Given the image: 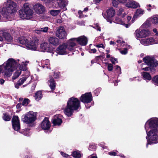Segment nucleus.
Returning a JSON list of instances; mask_svg holds the SVG:
<instances>
[{"label":"nucleus","instance_id":"f257e3e1","mask_svg":"<svg viewBox=\"0 0 158 158\" xmlns=\"http://www.w3.org/2000/svg\"><path fill=\"white\" fill-rule=\"evenodd\" d=\"M19 66V69L14 73L12 79L13 81L17 78L20 75L21 70H26V64L24 62H19V60H15L9 58L3 64L0 65V74H2L4 77L10 76L12 72L17 67Z\"/></svg>","mask_w":158,"mask_h":158},{"label":"nucleus","instance_id":"f03ea898","mask_svg":"<svg viewBox=\"0 0 158 158\" xmlns=\"http://www.w3.org/2000/svg\"><path fill=\"white\" fill-rule=\"evenodd\" d=\"M80 107L79 100L76 98L72 97L69 98L64 112L67 116L70 117L72 115L74 110H77Z\"/></svg>","mask_w":158,"mask_h":158},{"label":"nucleus","instance_id":"7ed1b4c3","mask_svg":"<svg viewBox=\"0 0 158 158\" xmlns=\"http://www.w3.org/2000/svg\"><path fill=\"white\" fill-rule=\"evenodd\" d=\"M18 41L20 44L25 45L28 49L34 51L37 50L40 43L39 39L36 37H32L30 40L24 37H21L19 38Z\"/></svg>","mask_w":158,"mask_h":158},{"label":"nucleus","instance_id":"20e7f679","mask_svg":"<svg viewBox=\"0 0 158 158\" xmlns=\"http://www.w3.org/2000/svg\"><path fill=\"white\" fill-rule=\"evenodd\" d=\"M5 4L6 6L2 10V14L4 17L8 19L10 15L16 11V4L10 0H8Z\"/></svg>","mask_w":158,"mask_h":158},{"label":"nucleus","instance_id":"39448f33","mask_svg":"<svg viewBox=\"0 0 158 158\" xmlns=\"http://www.w3.org/2000/svg\"><path fill=\"white\" fill-rule=\"evenodd\" d=\"M149 26L148 21L145 22L139 29L135 31V34L136 37L137 38H142L146 37L149 35L151 33L149 30L142 29L143 28H147Z\"/></svg>","mask_w":158,"mask_h":158},{"label":"nucleus","instance_id":"423d86ee","mask_svg":"<svg viewBox=\"0 0 158 158\" xmlns=\"http://www.w3.org/2000/svg\"><path fill=\"white\" fill-rule=\"evenodd\" d=\"M33 12L29 6L28 3H25L22 10L19 11V16L22 19H29L32 18Z\"/></svg>","mask_w":158,"mask_h":158},{"label":"nucleus","instance_id":"0eeeda50","mask_svg":"<svg viewBox=\"0 0 158 158\" xmlns=\"http://www.w3.org/2000/svg\"><path fill=\"white\" fill-rule=\"evenodd\" d=\"M22 117V121L27 123H33L36 119V113L32 111H30Z\"/></svg>","mask_w":158,"mask_h":158},{"label":"nucleus","instance_id":"6e6552de","mask_svg":"<svg viewBox=\"0 0 158 158\" xmlns=\"http://www.w3.org/2000/svg\"><path fill=\"white\" fill-rule=\"evenodd\" d=\"M140 42L141 44L145 46H148L152 44L158 43V37H151L143 39L141 40Z\"/></svg>","mask_w":158,"mask_h":158},{"label":"nucleus","instance_id":"1a4fd4ad","mask_svg":"<svg viewBox=\"0 0 158 158\" xmlns=\"http://www.w3.org/2000/svg\"><path fill=\"white\" fill-rule=\"evenodd\" d=\"M143 60L147 65L152 67H156L158 65V61L154 60L152 57L146 56L143 58Z\"/></svg>","mask_w":158,"mask_h":158},{"label":"nucleus","instance_id":"9d476101","mask_svg":"<svg viewBox=\"0 0 158 158\" xmlns=\"http://www.w3.org/2000/svg\"><path fill=\"white\" fill-rule=\"evenodd\" d=\"M56 35L60 39L65 38L67 33L64 27L62 26L58 27L56 32Z\"/></svg>","mask_w":158,"mask_h":158},{"label":"nucleus","instance_id":"9b49d317","mask_svg":"<svg viewBox=\"0 0 158 158\" xmlns=\"http://www.w3.org/2000/svg\"><path fill=\"white\" fill-rule=\"evenodd\" d=\"M36 50L51 52H52L53 48L52 47H50V45L47 42H44L40 44V49H38L37 48Z\"/></svg>","mask_w":158,"mask_h":158},{"label":"nucleus","instance_id":"f8f14e48","mask_svg":"<svg viewBox=\"0 0 158 158\" xmlns=\"http://www.w3.org/2000/svg\"><path fill=\"white\" fill-rule=\"evenodd\" d=\"M81 101L84 103H88L91 102L92 96L91 93H86L82 95L80 98Z\"/></svg>","mask_w":158,"mask_h":158},{"label":"nucleus","instance_id":"ddd939ff","mask_svg":"<svg viewBox=\"0 0 158 158\" xmlns=\"http://www.w3.org/2000/svg\"><path fill=\"white\" fill-rule=\"evenodd\" d=\"M12 125L13 128L15 131H18L20 129V125L18 117L14 116L12 119Z\"/></svg>","mask_w":158,"mask_h":158},{"label":"nucleus","instance_id":"4468645a","mask_svg":"<svg viewBox=\"0 0 158 158\" xmlns=\"http://www.w3.org/2000/svg\"><path fill=\"white\" fill-rule=\"evenodd\" d=\"M76 38H73L69 40L66 44L67 49L69 51H72L74 49V47L76 45L75 43Z\"/></svg>","mask_w":158,"mask_h":158},{"label":"nucleus","instance_id":"2eb2a0df","mask_svg":"<svg viewBox=\"0 0 158 158\" xmlns=\"http://www.w3.org/2000/svg\"><path fill=\"white\" fill-rule=\"evenodd\" d=\"M51 126V124L48 118H45L41 124V128L45 130H48Z\"/></svg>","mask_w":158,"mask_h":158},{"label":"nucleus","instance_id":"dca6fc26","mask_svg":"<svg viewBox=\"0 0 158 158\" xmlns=\"http://www.w3.org/2000/svg\"><path fill=\"white\" fill-rule=\"evenodd\" d=\"M52 123L55 125L60 126L62 122L61 116L60 115H55L52 119Z\"/></svg>","mask_w":158,"mask_h":158},{"label":"nucleus","instance_id":"f3484780","mask_svg":"<svg viewBox=\"0 0 158 158\" xmlns=\"http://www.w3.org/2000/svg\"><path fill=\"white\" fill-rule=\"evenodd\" d=\"M68 50L66 44H64L59 46L57 48L58 52L61 55H64L67 54V50Z\"/></svg>","mask_w":158,"mask_h":158},{"label":"nucleus","instance_id":"a211bd4d","mask_svg":"<svg viewBox=\"0 0 158 158\" xmlns=\"http://www.w3.org/2000/svg\"><path fill=\"white\" fill-rule=\"evenodd\" d=\"M76 41L81 45L85 46L87 43L88 40L86 37L81 36L76 38Z\"/></svg>","mask_w":158,"mask_h":158},{"label":"nucleus","instance_id":"6ab92c4d","mask_svg":"<svg viewBox=\"0 0 158 158\" xmlns=\"http://www.w3.org/2000/svg\"><path fill=\"white\" fill-rule=\"evenodd\" d=\"M116 23L124 25L126 28H128L130 26V23L129 24H126V21L124 18V17H122L119 16V17H117L115 19Z\"/></svg>","mask_w":158,"mask_h":158},{"label":"nucleus","instance_id":"aec40b11","mask_svg":"<svg viewBox=\"0 0 158 158\" xmlns=\"http://www.w3.org/2000/svg\"><path fill=\"white\" fill-rule=\"evenodd\" d=\"M144 13V11L142 9H138L136 10L135 13L134 15V16L132 19L131 23H133L135 21L136 19L139 16H140Z\"/></svg>","mask_w":158,"mask_h":158},{"label":"nucleus","instance_id":"412c9836","mask_svg":"<svg viewBox=\"0 0 158 158\" xmlns=\"http://www.w3.org/2000/svg\"><path fill=\"white\" fill-rule=\"evenodd\" d=\"M34 9L36 13L39 14L43 13L44 10V6L40 4L35 5L34 6Z\"/></svg>","mask_w":158,"mask_h":158},{"label":"nucleus","instance_id":"4be33fe9","mask_svg":"<svg viewBox=\"0 0 158 158\" xmlns=\"http://www.w3.org/2000/svg\"><path fill=\"white\" fill-rule=\"evenodd\" d=\"M49 43L53 46H56L59 44V40L55 37H51L48 39Z\"/></svg>","mask_w":158,"mask_h":158},{"label":"nucleus","instance_id":"5701e85b","mask_svg":"<svg viewBox=\"0 0 158 158\" xmlns=\"http://www.w3.org/2000/svg\"><path fill=\"white\" fill-rule=\"evenodd\" d=\"M126 6L129 8H136L139 6V4L137 2L131 0L126 4Z\"/></svg>","mask_w":158,"mask_h":158},{"label":"nucleus","instance_id":"b1692460","mask_svg":"<svg viewBox=\"0 0 158 158\" xmlns=\"http://www.w3.org/2000/svg\"><path fill=\"white\" fill-rule=\"evenodd\" d=\"M48 82L49 86L51 90H54L55 89L56 85L54 79L51 77H50L49 80L48 81Z\"/></svg>","mask_w":158,"mask_h":158},{"label":"nucleus","instance_id":"393cba45","mask_svg":"<svg viewBox=\"0 0 158 158\" xmlns=\"http://www.w3.org/2000/svg\"><path fill=\"white\" fill-rule=\"evenodd\" d=\"M57 3L61 8H64L68 4L67 1L66 0H58Z\"/></svg>","mask_w":158,"mask_h":158},{"label":"nucleus","instance_id":"a878e982","mask_svg":"<svg viewBox=\"0 0 158 158\" xmlns=\"http://www.w3.org/2000/svg\"><path fill=\"white\" fill-rule=\"evenodd\" d=\"M4 38L8 42H11L13 40V38L10 35L7 33H5L3 34Z\"/></svg>","mask_w":158,"mask_h":158},{"label":"nucleus","instance_id":"bb28decb","mask_svg":"<svg viewBox=\"0 0 158 158\" xmlns=\"http://www.w3.org/2000/svg\"><path fill=\"white\" fill-rule=\"evenodd\" d=\"M107 14L108 18L112 17L115 15V11L113 8H110L107 10Z\"/></svg>","mask_w":158,"mask_h":158},{"label":"nucleus","instance_id":"cd10ccee","mask_svg":"<svg viewBox=\"0 0 158 158\" xmlns=\"http://www.w3.org/2000/svg\"><path fill=\"white\" fill-rule=\"evenodd\" d=\"M42 93L40 91H38L35 94V100L37 101H39L42 98Z\"/></svg>","mask_w":158,"mask_h":158},{"label":"nucleus","instance_id":"c85d7f7f","mask_svg":"<svg viewBox=\"0 0 158 158\" xmlns=\"http://www.w3.org/2000/svg\"><path fill=\"white\" fill-rule=\"evenodd\" d=\"M117 15L118 16L122 17H124L126 15V14L124 12V9L123 8H120L118 11Z\"/></svg>","mask_w":158,"mask_h":158},{"label":"nucleus","instance_id":"c756f323","mask_svg":"<svg viewBox=\"0 0 158 158\" xmlns=\"http://www.w3.org/2000/svg\"><path fill=\"white\" fill-rule=\"evenodd\" d=\"M60 11V10H53L50 11V13L52 15L55 16L58 15Z\"/></svg>","mask_w":158,"mask_h":158},{"label":"nucleus","instance_id":"7c9ffc66","mask_svg":"<svg viewBox=\"0 0 158 158\" xmlns=\"http://www.w3.org/2000/svg\"><path fill=\"white\" fill-rule=\"evenodd\" d=\"M142 75L145 79L148 80H150L152 78L150 74L147 72H143Z\"/></svg>","mask_w":158,"mask_h":158},{"label":"nucleus","instance_id":"2f4dec72","mask_svg":"<svg viewBox=\"0 0 158 158\" xmlns=\"http://www.w3.org/2000/svg\"><path fill=\"white\" fill-rule=\"evenodd\" d=\"M72 156L75 158H80L81 156V154L78 151H74L72 154Z\"/></svg>","mask_w":158,"mask_h":158},{"label":"nucleus","instance_id":"473e14b6","mask_svg":"<svg viewBox=\"0 0 158 158\" xmlns=\"http://www.w3.org/2000/svg\"><path fill=\"white\" fill-rule=\"evenodd\" d=\"M3 119L6 121H10L11 118V117L8 115L7 113H4L3 114Z\"/></svg>","mask_w":158,"mask_h":158},{"label":"nucleus","instance_id":"72a5a7b5","mask_svg":"<svg viewBox=\"0 0 158 158\" xmlns=\"http://www.w3.org/2000/svg\"><path fill=\"white\" fill-rule=\"evenodd\" d=\"M146 65L147 64H141L140 66L142 69L145 71L149 70L150 69V68L149 67L146 66Z\"/></svg>","mask_w":158,"mask_h":158},{"label":"nucleus","instance_id":"f704fd0d","mask_svg":"<svg viewBox=\"0 0 158 158\" xmlns=\"http://www.w3.org/2000/svg\"><path fill=\"white\" fill-rule=\"evenodd\" d=\"M151 21L153 23L158 25V16L153 17Z\"/></svg>","mask_w":158,"mask_h":158},{"label":"nucleus","instance_id":"c9c22d12","mask_svg":"<svg viewBox=\"0 0 158 158\" xmlns=\"http://www.w3.org/2000/svg\"><path fill=\"white\" fill-rule=\"evenodd\" d=\"M153 83L156 85H158V75L154 77L152 79Z\"/></svg>","mask_w":158,"mask_h":158},{"label":"nucleus","instance_id":"e433bc0d","mask_svg":"<svg viewBox=\"0 0 158 158\" xmlns=\"http://www.w3.org/2000/svg\"><path fill=\"white\" fill-rule=\"evenodd\" d=\"M27 78L26 77H24L19 79V80L18 81L19 85H22L24 82L26 81Z\"/></svg>","mask_w":158,"mask_h":158},{"label":"nucleus","instance_id":"4c0bfd02","mask_svg":"<svg viewBox=\"0 0 158 158\" xmlns=\"http://www.w3.org/2000/svg\"><path fill=\"white\" fill-rule=\"evenodd\" d=\"M29 102V100L27 98H25L23 101L22 104L24 106H27Z\"/></svg>","mask_w":158,"mask_h":158},{"label":"nucleus","instance_id":"58836bf2","mask_svg":"<svg viewBox=\"0 0 158 158\" xmlns=\"http://www.w3.org/2000/svg\"><path fill=\"white\" fill-rule=\"evenodd\" d=\"M41 32L46 33L48 32V28L47 27H41L40 28Z\"/></svg>","mask_w":158,"mask_h":158},{"label":"nucleus","instance_id":"ea45409f","mask_svg":"<svg viewBox=\"0 0 158 158\" xmlns=\"http://www.w3.org/2000/svg\"><path fill=\"white\" fill-rule=\"evenodd\" d=\"M107 64V68L109 71H111L113 69V66L111 64Z\"/></svg>","mask_w":158,"mask_h":158},{"label":"nucleus","instance_id":"a19ab883","mask_svg":"<svg viewBox=\"0 0 158 158\" xmlns=\"http://www.w3.org/2000/svg\"><path fill=\"white\" fill-rule=\"evenodd\" d=\"M110 60L111 62L112 63L114 64H115V62L116 63L118 62L117 59L116 58H113L112 57H111L110 58Z\"/></svg>","mask_w":158,"mask_h":158},{"label":"nucleus","instance_id":"79ce46f5","mask_svg":"<svg viewBox=\"0 0 158 158\" xmlns=\"http://www.w3.org/2000/svg\"><path fill=\"white\" fill-rule=\"evenodd\" d=\"M153 6H152L151 4H149L147 5L145 7L148 10L150 11L151 9L153 8Z\"/></svg>","mask_w":158,"mask_h":158},{"label":"nucleus","instance_id":"37998d69","mask_svg":"<svg viewBox=\"0 0 158 158\" xmlns=\"http://www.w3.org/2000/svg\"><path fill=\"white\" fill-rule=\"evenodd\" d=\"M42 63L46 65H49V60L48 59H46L45 60H43L42 61Z\"/></svg>","mask_w":158,"mask_h":158},{"label":"nucleus","instance_id":"c03bdc74","mask_svg":"<svg viewBox=\"0 0 158 158\" xmlns=\"http://www.w3.org/2000/svg\"><path fill=\"white\" fill-rule=\"evenodd\" d=\"M116 67L117 72L119 74H121V68L118 65H116Z\"/></svg>","mask_w":158,"mask_h":158},{"label":"nucleus","instance_id":"a18cd8bd","mask_svg":"<svg viewBox=\"0 0 158 158\" xmlns=\"http://www.w3.org/2000/svg\"><path fill=\"white\" fill-rule=\"evenodd\" d=\"M96 47L98 48H104L105 47V45L102 44H97L96 45Z\"/></svg>","mask_w":158,"mask_h":158},{"label":"nucleus","instance_id":"49530a36","mask_svg":"<svg viewBox=\"0 0 158 158\" xmlns=\"http://www.w3.org/2000/svg\"><path fill=\"white\" fill-rule=\"evenodd\" d=\"M131 17L130 16H128L127 17V22L128 23V24H129L130 23V25L132 23H131L132 20L130 21L131 20Z\"/></svg>","mask_w":158,"mask_h":158},{"label":"nucleus","instance_id":"de8ad7c7","mask_svg":"<svg viewBox=\"0 0 158 158\" xmlns=\"http://www.w3.org/2000/svg\"><path fill=\"white\" fill-rule=\"evenodd\" d=\"M120 52L122 54H126L127 52V49L126 48H125L124 50H121Z\"/></svg>","mask_w":158,"mask_h":158},{"label":"nucleus","instance_id":"09e8293b","mask_svg":"<svg viewBox=\"0 0 158 158\" xmlns=\"http://www.w3.org/2000/svg\"><path fill=\"white\" fill-rule=\"evenodd\" d=\"M112 4H113V5L115 7H117L118 5V3L116 0H113L112 1Z\"/></svg>","mask_w":158,"mask_h":158},{"label":"nucleus","instance_id":"8fccbe9b","mask_svg":"<svg viewBox=\"0 0 158 158\" xmlns=\"http://www.w3.org/2000/svg\"><path fill=\"white\" fill-rule=\"evenodd\" d=\"M23 134L24 135L26 136H28L30 135V132L29 131V130L28 129H26L23 132Z\"/></svg>","mask_w":158,"mask_h":158},{"label":"nucleus","instance_id":"3c124183","mask_svg":"<svg viewBox=\"0 0 158 158\" xmlns=\"http://www.w3.org/2000/svg\"><path fill=\"white\" fill-rule=\"evenodd\" d=\"M117 42L121 45H122L124 43L122 39L121 38H120L119 40H117Z\"/></svg>","mask_w":158,"mask_h":158},{"label":"nucleus","instance_id":"603ef678","mask_svg":"<svg viewBox=\"0 0 158 158\" xmlns=\"http://www.w3.org/2000/svg\"><path fill=\"white\" fill-rule=\"evenodd\" d=\"M61 155L64 157L68 158L69 157V155L62 152H60Z\"/></svg>","mask_w":158,"mask_h":158},{"label":"nucleus","instance_id":"864d4df0","mask_svg":"<svg viewBox=\"0 0 158 158\" xmlns=\"http://www.w3.org/2000/svg\"><path fill=\"white\" fill-rule=\"evenodd\" d=\"M53 76L55 78H57L59 77V74L58 72H55L54 73Z\"/></svg>","mask_w":158,"mask_h":158},{"label":"nucleus","instance_id":"5fc2aeb1","mask_svg":"<svg viewBox=\"0 0 158 158\" xmlns=\"http://www.w3.org/2000/svg\"><path fill=\"white\" fill-rule=\"evenodd\" d=\"M97 50L95 48L91 49L89 51V52L90 53H95L96 52Z\"/></svg>","mask_w":158,"mask_h":158},{"label":"nucleus","instance_id":"6e6d98bb","mask_svg":"<svg viewBox=\"0 0 158 158\" xmlns=\"http://www.w3.org/2000/svg\"><path fill=\"white\" fill-rule=\"evenodd\" d=\"M34 32L35 33H37L38 34H41V32L40 29V28L38 30H35L34 31Z\"/></svg>","mask_w":158,"mask_h":158},{"label":"nucleus","instance_id":"4d7b16f0","mask_svg":"<svg viewBox=\"0 0 158 158\" xmlns=\"http://www.w3.org/2000/svg\"><path fill=\"white\" fill-rule=\"evenodd\" d=\"M94 28L97 29L98 31H101V28L98 26V24H96L95 27H94Z\"/></svg>","mask_w":158,"mask_h":158},{"label":"nucleus","instance_id":"13d9d810","mask_svg":"<svg viewBox=\"0 0 158 158\" xmlns=\"http://www.w3.org/2000/svg\"><path fill=\"white\" fill-rule=\"evenodd\" d=\"M109 155L111 156H116V153L115 152H109L108 153Z\"/></svg>","mask_w":158,"mask_h":158},{"label":"nucleus","instance_id":"bf43d9fd","mask_svg":"<svg viewBox=\"0 0 158 158\" xmlns=\"http://www.w3.org/2000/svg\"><path fill=\"white\" fill-rule=\"evenodd\" d=\"M78 13L79 14V17L80 18H81L83 17V16L82 15V11L81 10H79L78 12Z\"/></svg>","mask_w":158,"mask_h":158},{"label":"nucleus","instance_id":"052dcab7","mask_svg":"<svg viewBox=\"0 0 158 158\" xmlns=\"http://www.w3.org/2000/svg\"><path fill=\"white\" fill-rule=\"evenodd\" d=\"M153 32H154L156 34V36H158V31H157V29L156 28H154L153 30Z\"/></svg>","mask_w":158,"mask_h":158},{"label":"nucleus","instance_id":"680f3d73","mask_svg":"<svg viewBox=\"0 0 158 158\" xmlns=\"http://www.w3.org/2000/svg\"><path fill=\"white\" fill-rule=\"evenodd\" d=\"M88 158H97V157L95 155H92L89 156Z\"/></svg>","mask_w":158,"mask_h":158},{"label":"nucleus","instance_id":"e2e57ef3","mask_svg":"<svg viewBox=\"0 0 158 158\" xmlns=\"http://www.w3.org/2000/svg\"><path fill=\"white\" fill-rule=\"evenodd\" d=\"M79 24L81 25H85V22L84 21H82L79 23Z\"/></svg>","mask_w":158,"mask_h":158},{"label":"nucleus","instance_id":"0e129e2a","mask_svg":"<svg viewBox=\"0 0 158 158\" xmlns=\"http://www.w3.org/2000/svg\"><path fill=\"white\" fill-rule=\"evenodd\" d=\"M104 16V18L105 19H107V22H109L110 23H112V20L111 19H109L108 18H107V19L106 18V17H105V16Z\"/></svg>","mask_w":158,"mask_h":158},{"label":"nucleus","instance_id":"69168bd1","mask_svg":"<svg viewBox=\"0 0 158 158\" xmlns=\"http://www.w3.org/2000/svg\"><path fill=\"white\" fill-rule=\"evenodd\" d=\"M5 81L3 79L0 78V84L2 85L4 83Z\"/></svg>","mask_w":158,"mask_h":158},{"label":"nucleus","instance_id":"338daca9","mask_svg":"<svg viewBox=\"0 0 158 158\" xmlns=\"http://www.w3.org/2000/svg\"><path fill=\"white\" fill-rule=\"evenodd\" d=\"M21 103H18L16 105L17 108L18 109H20L21 106Z\"/></svg>","mask_w":158,"mask_h":158},{"label":"nucleus","instance_id":"774afa93","mask_svg":"<svg viewBox=\"0 0 158 158\" xmlns=\"http://www.w3.org/2000/svg\"><path fill=\"white\" fill-rule=\"evenodd\" d=\"M20 85H19V82H18L17 84L15 85V87L17 89H18L19 87V86Z\"/></svg>","mask_w":158,"mask_h":158}]
</instances>
